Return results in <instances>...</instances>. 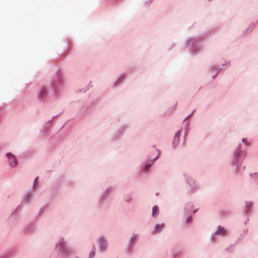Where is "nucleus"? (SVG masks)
Returning a JSON list of instances; mask_svg holds the SVG:
<instances>
[{
  "label": "nucleus",
  "instance_id": "obj_19",
  "mask_svg": "<svg viewBox=\"0 0 258 258\" xmlns=\"http://www.w3.org/2000/svg\"><path fill=\"white\" fill-rule=\"evenodd\" d=\"M45 93V89L44 88H42L41 90V92H40V97H42L43 95H44V94Z\"/></svg>",
  "mask_w": 258,
  "mask_h": 258
},
{
  "label": "nucleus",
  "instance_id": "obj_9",
  "mask_svg": "<svg viewBox=\"0 0 258 258\" xmlns=\"http://www.w3.org/2000/svg\"><path fill=\"white\" fill-rule=\"evenodd\" d=\"M240 143L242 145V149L243 148L246 149L249 145V141L247 138H243L242 139L241 143Z\"/></svg>",
  "mask_w": 258,
  "mask_h": 258
},
{
  "label": "nucleus",
  "instance_id": "obj_3",
  "mask_svg": "<svg viewBox=\"0 0 258 258\" xmlns=\"http://www.w3.org/2000/svg\"><path fill=\"white\" fill-rule=\"evenodd\" d=\"M184 181L186 184V189L188 192L197 191L200 190L199 182L189 173L184 172L183 173Z\"/></svg>",
  "mask_w": 258,
  "mask_h": 258
},
{
  "label": "nucleus",
  "instance_id": "obj_14",
  "mask_svg": "<svg viewBox=\"0 0 258 258\" xmlns=\"http://www.w3.org/2000/svg\"><path fill=\"white\" fill-rule=\"evenodd\" d=\"M158 211V208L156 206H155L154 207H153V208L152 209V215L153 216H155L156 215H157Z\"/></svg>",
  "mask_w": 258,
  "mask_h": 258
},
{
  "label": "nucleus",
  "instance_id": "obj_34",
  "mask_svg": "<svg viewBox=\"0 0 258 258\" xmlns=\"http://www.w3.org/2000/svg\"><path fill=\"white\" fill-rule=\"evenodd\" d=\"M209 2H211L212 0H208Z\"/></svg>",
  "mask_w": 258,
  "mask_h": 258
},
{
  "label": "nucleus",
  "instance_id": "obj_8",
  "mask_svg": "<svg viewBox=\"0 0 258 258\" xmlns=\"http://www.w3.org/2000/svg\"><path fill=\"white\" fill-rule=\"evenodd\" d=\"M9 159V164L12 167H15L17 164V160L16 157L11 153L7 154Z\"/></svg>",
  "mask_w": 258,
  "mask_h": 258
},
{
  "label": "nucleus",
  "instance_id": "obj_1",
  "mask_svg": "<svg viewBox=\"0 0 258 258\" xmlns=\"http://www.w3.org/2000/svg\"><path fill=\"white\" fill-rule=\"evenodd\" d=\"M246 155V152L242 150L241 144L239 143L232 151L230 165L235 171L239 172H243L245 169V166H242L241 164Z\"/></svg>",
  "mask_w": 258,
  "mask_h": 258
},
{
  "label": "nucleus",
  "instance_id": "obj_21",
  "mask_svg": "<svg viewBox=\"0 0 258 258\" xmlns=\"http://www.w3.org/2000/svg\"><path fill=\"white\" fill-rule=\"evenodd\" d=\"M188 133H189V131L184 130L183 138L184 140H186Z\"/></svg>",
  "mask_w": 258,
  "mask_h": 258
},
{
  "label": "nucleus",
  "instance_id": "obj_17",
  "mask_svg": "<svg viewBox=\"0 0 258 258\" xmlns=\"http://www.w3.org/2000/svg\"><path fill=\"white\" fill-rule=\"evenodd\" d=\"M230 64V61H226L224 63H223L222 64H221V67H222V68H226L228 65H229Z\"/></svg>",
  "mask_w": 258,
  "mask_h": 258
},
{
  "label": "nucleus",
  "instance_id": "obj_2",
  "mask_svg": "<svg viewBox=\"0 0 258 258\" xmlns=\"http://www.w3.org/2000/svg\"><path fill=\"white\" fill-rule=\"evenodd\" d=\"M184 49H189L190 52L193 54H198L203 51L201 41L197 36H189L183 41Z\"/></svg>",
  "mask_w": 258,
  "mask_h": 258
},
{
  "label": "nucleus",
  "instance_id": "obj_11",
  "mask_svg": "<svg viewBox=\"0 0 258 258\" xmlns=\"http://www.w3.org/2000/svg\"><path fill=\"white\" fill-rule=\"evenodd\" d=\"M184 216L185 217L186 216H187V217L186 218V219L185 220V224H188L192 222V216L191 214L188 215H184Z\"/></svg>",
  "mask_w": 258,
  "mask_h": 258
},
{
  "label": "nucleus",
  "instance_id": "obj_5",
  "mask_svg": "<svg viewBox=\"0 0 258 258\" xmlns=\"http://www.w3.org/2000/svg\"><path fill=\"white\" fill-rule=\"evenodd\" d=\"M181 131L182 129L179 130L175 133L174 135L173 140L172 142V147L173 149L176 148L179 144Z\"/></svg>",
  "mask_w": 258,
  "mask_h": 258
},
{
  "label": "nucleus",
  "instance_id": "obj_24",
  "mask_svg": "<svg viewBox=\"0 0 258 258\" xmlns=\"http://www.w3.org/2000/svg\"><path fill=\"white\" fill-rule=\"evenodd\" d=\"M94 255H95V251H94V250H92L90 252V257H92L94 256Z\"/></svg>",
  "mask_w": 258,
  "mask_h": 258
},
{
  "label": "nucleus",
  "instance_id": "obj_18",
  "mask_svg": "<svg viewBox=\"0 0 258 258\" xmlns=\"http://www.w3.org/2000/svg\"><path fill=\"white\" fill-rule=\"evenodd\" d=\"M181 251H179V250H178V251H174L173 252V254H172V255L175 256V257H177L179 255Z\"/></svg>",
  "mask_w": 258,
  "mask_h": 258
},
{
  "label": "nucleus",
  "instance_id": "obj_29",
  "mask_svg": "<svg viewBox=\"0 0 258 258\" xmlns=\"http://www.w3.org/2000/svg\"><path fill=\"white\" fill-rule=\"evenodd\" d=\"M159 155H160V153H158L157 156L155 158V159L156 160V159L158 158H159Z\"/></svg>",
  "mask_w": 258,
  "mask_h": 258
},
{
  "label": "nucleus",
  "instance_id": "obj_25",
  "mask_svg": "<svg viewBox=\"0 0 258 258\" xmlns=\"http://www.w3.org/2000/svg\"><path fill=\"white\" fill-rule=\"evenodd\" d=\"M151 166V165L150 164H147L145 166V170H148L150 167Z\"/></svg>",
  "mask_w": 258,
  "mask_h": 258
},
{
  "label": "nucleus",
  "instance_id": "obj_10",
  "mask_svg": "<svg viewBox=\"0 0 258 258\" xmlns=\"http://www.w3.org/2000/svg\"><path fill=\"white\" fill-rule=\"evenodd\" d=\"M99 243H100V249L102 250H104L106 248L105 244V241L103 238H100L99 239Z\"/></svg>",
  "mask_w": 258,
  "mask_h": 258
},
{
  "label": "nucleus",
  "instance_id": "obj_13",
  "mask_svg": "<svg viewBox=\"0 0 258 258\" xmlns=\"http://www.w3.org/2000/svg\"><path fill=\"white\" fill-rule=\"evenodd\" d=\"M184 121L185 122V126H184V130H186V131H189V129H190V125H189L190 119H188L187 121Z\"/></svg>",
  "mask_w": 258,
  "mask_h": 258
},
{
  "label": "nucleus",
  "instance_id": "obj_12",
  "mask_svg": "<svg viewBox=\"0 0 258 258\" xmlns=\"http://www.w3.org/2000/svg\"><path fill=\"white\" fill-rule=\"evenodd\" d=\"M235 246L234 244H231L227 247L225 248V250L228 252H232L234 250V247Z\"/></svg>",
  "mask_w": 258,
  "mask_h": 258
},
{
  "label": "nucleus",
  "instance_id": "obj_7",
  "mask_svg": "<svg viewBox=\"0 0 258 258\" xmlns=\"http://www.w3.org/2000/svg\"><path fill=\"white\" fill-rule=\"evenodd\" d=\"M194 208V204L191 202H187L185 204L184 207V215H188L191 214L192 210Z\"/></svg>",
  "mask_w": 258,
  "mask_h": 258
},
{
  "label": "nucleus",
  "instance_id": "obj_16",
  "mask_svg": "<svg viewBox=\"0 0 258 258\" xmlns=\"http://www.w3.org/2000/svg\"><path fill=\"white\" fill-rule=\"evenodd\" d=\"M255 25L254 23H251L248 27L247 28L249 29V32H252L254 28Z\"/></svg>",
  "mask_w": 258,
  "mask_h": 258
},
{
  "label": "nucleus",
  "instance_id": "obj_26",
  "mask_svg": "<svg viewBox=\"0 0 258 258\" xmlns=\"http://www.w3.org/2000/svg\"><path fill=\"white\" fill-rule=\"evenodd\" d=\"M175 109V106H173L171 107V108L169 109L170 110H171V112L173 111Z\"/></svg>",
  "mask_w": 258,
  "mask_h": 258
},
{
  "label": "nucleus",
  "instance_id": "obj_28",
  "mask_svg": "<svg viewBox=\"0 0 258 258\" xmlns=\"http://www.w3.org/2000/svg\"><path fill=\"white\" fill-rule=\"evenodd\" d=\"M248 221H249V219L247 218L246 220L245 221H244V224H246Z\"/></svg>",
  "mask_w": 258,
  "mask_h": 258
},
{
  "label": "nucleus",
  "instance_id": "obj_6",
  "mask_svg": "<svg viewBox=\"0 0 258 258\" xmlns=\"http://www.w3.org/2000/svg\"><path fill=\"white\" fill-rule=\"evenodd\" d=\"M252 208V205L251 202L246 201L245 203V206L243 209V213L246 216H248L251 214Z\"/></svg>",
  "mask_w": 258,
  "mask_h": 258
},
{
  "label": "nucleus",
  "instance_id": "obj_31",
  "mask_svg": "<svg viewBox=\"0 0 258 258\" xmlns=\"http://www.w3.org/2000/svg\"><path fill=\"white\" fill-rule=\"evenodd\" d=\"M38 179V177H36L35 178V181H34V183H35L37 181Z\"/></svg>",
  "mask_w": 258,
  "mask_h": 258
},
{
  "label": "nucleus",
  "instance_id": "obj_33",
  "mask_svg": "<svg viewBox=\"0 0 258 258\" xmlns=\"http://www.w3.org/2000/svg\"><path fill=\"white\" fill-rule=\"evenodd\" d=\"M62 247H64V244H63V243H62ZM64 248H65V247H64Z\"/></svg>",
  "mask_w": 258,
  "mask_h": 258
},
{
  "label": "nucleus",
  "instance_id": "obj_4",
  "mask_svg": "<svg viewBox=\"0 0 258 258\" xmlns=\"http://www.w3.org/2000/svg\"><path fill=\"white\" fill-rule=\"evenodd\" d=\"M227 232V229L223 226L219 225L215 232L211 235V239H214L216 236H225L226 235Z\"/></svg>",
  "mask_w": 258,
  "mask_h": 258
},
{
  "label": "nucleus",
  "instance_id": "obj_23",
  "mask_svg": "<svg viewBox=\"0 0 258 258\" xmlns=\"http://www.w3.org/2000/svg\"><path fill=\"white\" fill-rule=\"evenodd\" d=\"M250 176H255V177H258V173H256V172H255V173H250Z\"/></svg>",
  "mask_w": 258,
  "mask_h": 258
},
{
  "label": "nucleus",
  "instance_id": "obj_15",
  "mask_svg": "<svg viewBox=\"0 0 258 258\" xmlns=\"http://www.w3.org/2000/svg\"><path fill=\"white\" fill-rule=\"evenodd\" d=\"M161 229V226L159 224H157L155 226L154 232L155 233H156L157 232H159L160 231V230Z\"/></svg>",
  "mask_w": 258,
  "mask_h": 258
},
{
  "label": "nucleus",
  "instance_id": "obj_30",
  "mask_svg": "<svg viewBox=\"0 0 258 258\" xmlns=\"http://www.w3.org/2000/svg\"><path fill=\"white\" fill-rule=\"evenodd\" d=\"M170 258H176V257H175V256L173 255H170Z\"/></svg>",
  "mask_w": 258,
  "mask_h": 258
},
{
  "label": "nucleus",
  "instance_id": "obj_27",
  "mask_svg": "<svg viewBox=\"0 0 258 258\" xmlns=\"http://www.w3.org/2000/svg\"><path fill=\"white\" fill-rule=\"evenodd\" d=\"M197 211H198V209L194 210L191 211V213H192L193 214H195Z\"/></svg>",
  "mask_w": 258,
  "mask_h": 258
},
{
  "label": "nucleus",
  "instance_id": "obj_32",
  "mask_svg": "<svg viewBox=\"0 0 258 258\" xmlns=\"http://www.w3.org/2000/svg\"><path fill=\"white\" fill-rule=\"evenodd\" d=\"M216 75H217V74L213 76V79H214L215 78V77H216Z\"/></svg>",
  "mask_w": 258,
  "mask_h": 258
},
{
  "label": "nucleus",
  "instance_id": "obj_20",
  "mask_svg": "<svg viewBox=\"0 0 258 258\" xmlns=\"http://www.w3.org/2000/svg\"><path fill=\"white\" fill-rule=\"evenodd\" d=\"M251 32H249V29L248 28H246L243 32V34L244 35H249V34H250Z\"/></svg>",
  "mask_w": 258,
  "mask_h": 258
},
{
  "label": "nucleus",
  "instance_id": "obj_22",
  "mask_svg": "<svg viewBox=\"0 0 258 258\" xmlns=\"http://www.w3.org/2000/svg\"><path fill=\"white\" fill-rule=\"evenodd\" d=\"M193 112H192L191 114H189L188 116H187L184 119L183 121H187L189 119V118L191 116V115L192 114Z\"/></svg>",
  "mask_w": 258,
  "mask_h": 258
}]
</instances>
